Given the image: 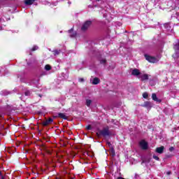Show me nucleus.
Wrapping results in <instances>:
<instances>
[{"instance_id": "f257e3e1", "label": "nucleus", "mask_w": 179, "mask_h": 179, "mask_svg": "<svg viewBox=\"0 0 179 179\" xmlns=\"http://www.w3.org/2000/svg\"><path fill=\"white\" fill-rule=\"evenodd\" d=\"M96 135L97 136H108L110 135V131H108V129L104 128L103 129L97 132Z\"/></svg>"}, {"instance_id": "f03ea898", "label": "nucleus", "mask_w": 179, "mask_h": 179, "mask_svg": "<svg viewBox=\"0 0 179 179\" xmlns=\"http://www.w3.org/2000/svg\"><path fill=\"white\" fill-rule=\"evenodd\" d=\"M145 58L148 62H151L152 64H156V62H158L159 60L154 57L149 56L148 55H145Z\"/></svg>"}, {"instance_id": "7ed1b4c3", "label": "nucleus", "mask_w": 179, "mask_h": 179, "mask_svg": "<svg viewBox=\"0 0 179 179\" xmlns=\"http://www.w3.org/2000/svg\"><path fill=\"white\" fill-rule=\"evenodd\" d=\"M90 26H92V21H90V20L86 21L83 24L81 29L83 30V31H85L87 30V29H89L90 27Z\"/></svg>"}, {"instance_id": "20e7f679", "label": "nucleus", "mask_w": 179, "mask_h": 179, "mask_svg": "<svg viewBox=\"0 0 179 179\" xmlns=\"http://www.w3.org/2000/svg\"><path fill=\"white\" fill-rule=\"evenodd\" d=\"M140 146L143 150H146L149 148L148 143L143 140L140 142Z\"/></svg>"}, {"instance_id": "39448f33", "label": "nucleus", "mask_w": 179, "mask_h": 179, "mask_svg": "<svg viewBox=\"0 0 179 179\" xmlns=\"http://www.w3.org/2000/svg\"><path fill=\"white\" fill-rule=\"evenodd\" d=\"M131 75H133V76H140L141 72L138 69H134L131 71Z\"/></svg>"}, {"instance_id": "423d86ee", "label": "nucleus", "mask_w": 179, "mask_h": 179, "mask_svg": "<svg viewBox=\"0 0 179 179\" xmlns=\"http://www.w3.org/2000/svg\"><path fill=\"white\" fill-rule=\"evenodd\" d=\"M155 152L157 153H159V155H162L163 153V152H164V146H161V147L157 148L155 150Z\"/></svg>"}, {"instance_id": "0eeeda50", "label": "nucleus", "mask_w": 179, "mask_h": 179, "mask_svg": "<svg viewBox=\"0 0 179 179\" xmlns=\"http://www.w3.org/2000/svg\"><path fill=\"white\" fill-rule=\"evenodd\" d=\"M138 78L141 79V80H148V79H149L148 74H140Z\"/></svg>"}, {"instance_id": "6e6552de", "label": "nucleus", "mask_w": 179, "mask_h": 179, "mask_svg": "<svg viewBox=\"0 0 179 179\" xmlns=\"http://www.w3.org/2000/svg\"><path fill=\"white\" fill-rule=\"evenodd\" d=\"M142 107H145V108H152V103L149 101H145L144 104L142 105Z\"/></svg>"}, {"instance_id": "1a4fd4ad", "label": "nucleus", "mask_w": 179, "mask_h": 179, "mask_svg": "<svg viewBox=\"0 0 179 179\" xmlns=\"http://www.w3.org/2000/svg\"><path fill=\"white\" fill-rule=\"evenodd\" d=\"M53 121L54 120H52V118H49L48 120L43 122V124L45 127H47V125H50V124H51Z\"/></svg>"}, {"instance_id": "9d476101", "label": "nucleus", "mask_w": 179, "mask_h": 179, "mask_svg": "<svg viewBox=\"0 0 179 179\" xmlns=\"http://www.w3.org/2000/svg\"><path fill=\"white\" fill-rule=\"evenodd\" d=\"M57 117H59V118H62L63 120H68V116H66L65 113H57Z\"/></svg>"}, {"instance_id": "9b49d317", "label": "nucleus", "mask_w": 179, "mask_h": 179, "mask_svg": "<svg viewBox=\"0 0 179 179\" xmlns=\"http://www.w3.org/2000/svg\"><path fill=\"white\" fill-rule=\"evenodd\" d=\"M152 99L154 100V101H157V103L162 102V100L157 99V96L155 93L152 94Z\"/></svg>"}, {"instance_id": "f8f14e48", "label": "nucleus", "mask_w": 179, "mask_h": 179, "mask_svg": "<svg viewBox=\"0 0 179 179\" xmlns=\"http://www.w3.org/2000/svg\"><path fill=\"white\" fill-rule=\"evenodd\" d=\"M100 83V79L99 78H94L92 80V85H99Z\"/></svg>"}, {"instance_id": "ddd939ff", "label": "nucleus", "mask_w": 179, "mask_h": 179, "mask_svg": "<svg viewBox=\"0 0 179 179\" xmlns=\"http://www.w3.org/2000/svg\"><path fill=\"white\" fill-rule=\"evenodd\" d=\"M34 1L36 0H24L25 5H33L34 3Z\"/></svg>"}, {"instance_id": "4468645a", "label": "nucleus", "mask_w": 179, "mask_h": 179, "mask_svg": "<svg viewBox=\"0 0 179 179\" xmlns=\"http://www.w3.org/2000/svg\"><path fill=\"white\" fill-rule=\"evenodd\" d=\"M69 33L70 34V37H75L76 36V33H73V29L69 30Z\"/></svg>"}, {"instance_id": "2eb2a0df", "label": "nucleus", "mask_w": 179, "mask_h": 179, "mask_svg": "<svg viewBox=\"0 0 179 179\" xmlns=\"http://www.w3.org/2000/svg\"><path fill=\"white\" fill-rule=\"evenodd\" d=\"M110 153L111 155V156L114 157L115 156V150H114V148H110Z\"/></svg>"}, {"instance_id": "dca6fc26", "label": "nucleus", "mask_w": 179, "mask_h": 179, "mask_svg": "<svg viewBox=\"0 0 179 179\" xmlns=\"http://www.w3.org/2000/svg\"><path fill=\"white\" fill-rule=\"evenodd\" d=\"M90 104H92V100H90V99H87V100H86V106H87V107H90Z\"/></svg>"}, {"instance_id": "f3484780", "label": "nucleus", "mask_w": 179, "mask_h": 179, "mask_svg": "<svg viewBox=\"0 0 179 179\" xmlns=\"http://www.w3.org/2000/svg\"><path fill=\"white\" fill-rule=\"evenodd\" d=\"M45 71H50L51 70V66H50L49 64H47L45 66Z\"/></svg>"}, {"instance_id": "a211bd4d", "label": "nucleus", "mask_w": 179, "mask_h": 179, "mask_svg": "<svg viewBox=\"0 0 179 179\" xmlns=\"http://www.w3.org/2000/svg\"><path fill=\"white\" fill-rule=\"evenodd\" d=\"M38 48V46L37 45H34L32 49L31 50V51H36V50Z\"/></svg>"}, {"instance_id": "6ab92c4d", "label": "nucleus", "mask_w": 179, "mask_h": 179, "mask_svg": "<svg viewBox=\"0 0 179 179\" xmlns=\"http://www.w3.org/2000/svg\"><path fill=\"white\" fill-rule=\"evenodd\" d=\"M59 52H61V50H55V51H54L55 55H59Z\"/></svg>"}, {"instance_id": "aec40b11", "label": "nucleus", "mask_w": 179, "mask_h": 179, "mask_svg": "<svg viewBox=\"0 0 179 179\" xmlns=\"http://www.w3.org/2000/svg\"><path fill=\"white\" fill-rule=\"evenodd\" d=\"M148 93H146V92H145V93H143V97L144 98V99H148Z\"/></svg>"}, {"instance_id": "412c9836", "label": "nucleus", "mask_w": 179, "mask_h": 179, "mask_svg": "<svg viewBox=\"0 0 179 179\" xmlns=\"http://www.w3.org/2000/svg\"><path fill=\"white\" fill-rule=\"evenodd\" d=\"M106 59H102L100 60L101 64H106Z\"/></svg>"}, {"instance_id": "4be33fe9", "label": "nucleus", "mask_w": 179, "mask_h": 179, "mask_svg": "<svg viewBox=\"0 0 179 179\" xmlns=\"http://www.w3.org/2000/svg\"><path fill=\"white\" fill-rule=\"evenodd\" d=\"M152 157H153V159H155V160H159V157H157L156 155H153Z\"/></svg>"}, {"instance_id": "5701e85b", "label": "nucleus", "mask_w": 179, "mask_h": 179, "mask_svg": "<svg viewBox=\"0 0 179 179\" xmlns=\"http://www.w3.org/2000/svg\"><path fill=\"white\" fill-rule=\"evenodd\" d=\"M25 96H30V91L25 92Z\"/></svg>"}, {"instance_id": "b1692460", "label": "nucleus", "mask_w": 179, "mask_h": 179, "mask_svg": "<svg viewBox=\"0 0 179 179\" xmlns=\"http://www.w3.org/2000/svg\"><path fill=\"white\" fill-rule=\"evenodd\" d=\"M79 82H85V79L83 78H79Z\"/></svg>"}, {"instance_id": "393cba45", "label": "nucleus", "mask_w": 179, "mask_h": 179, "mask_svg": "<svg viewBox=\"0 0 179 179\" xmlns=\"http://www.w3.org/2000/svg\"><path fill=\"white\" fill-rule=\"evenodd\" d=\"M173 150H174V148H173V147H171V148H169V151H170V152H173Z\"/></svg>"}, {"instance_id": "a878e982", "label": "nucleus", "mask_w": 179, "mask_h": 179, "mask_svg": "<svg viewBox=\"0 0 179 179\" xmlns=\"http://www.w3.org/2000/svg\"><path fill=\"white\" fill-rule=\"evenodd\" d=\"M173 58H177V53H176L175 55H173Z\"/></svg>"}, {"instance_id": "bb28decb", "label": "nucleus", "mask_w": 179, "mask_h": 179, "mask_svg": "<svg viewBox=\"0 0 179 179\" xmlns=\"http://www.w3.org/2000/svg\"><path fill=\"white\" fill-rule=\"evenodd\" d=\"M92 129V127L87 126V129Z\"/></svg>"}, {"instance_id": "cd10ccee", "label": "nucleus", "mask_w": 179, "mask_h": 179, "mask_svg": "<svg viewBox=\"0 0 179 179\" xmlns=\"http://www.w3.org/2000/svg\"><path fill=\"white\" fill-rule=\"evenodd\" d=\"M166 174H168V176H170V174H171V172L168 171V172H166Z\"/></svg>"}, {"instance_id": "c85d7f7f", "label": "nucleus", "mask_w": 179, "mask_h": 179, "mask_svg": "<svg viewBox=\"0 0 179 179\" xmlns=\"http://www.w3.org/2000/svg\"><path fill=\"white\" fill-rule=\"evenodd\" d=\"M107 144L108 145V146H111V143L108 142Z\"/></svg>"}, {"instance_id": "c756f323", "label": "nucleus", "mask_w": 179, "mask_h": 179, "mask_svg": "<svg viewBox=\"0 0 179 179\" xmlns=\"http://www.w3.org/2000/svg\"><path fill=\"white\" fill-rule=\"evenodd\" d=\"M165 27H169V24H166Z\"/></svg>"}, {"instance_id": "7c9ffc66", "label": "nucleus", "mask_w": 179, "mask_h": 179, "mask_svg": "<svg viewBox=\"0 0 179 179\" xmlns=\"http://www.w3.org/2000/svg\"><path fill=\"white\" fill-rule=\"evenodd\" d=\"M103 17H107V15H103Z\"/></svg>"}, {"instance_id": "2f4dec72", "label": "nucleus", "mask_w": 179, "mask_h": 179, "mask_svg": "<svg viewBox=\"0 0 179 179\" xmlns=\"http://www.w3.org/2000/svg\"><path fill=\"white\" fill-rule=\"evenodd\" d=\"M1 179H5V178H3V176H1Z\"/></svg>"}, {"instance_id": "473e14b6", "label": "nucleus", "mask_w": 179, "mask_h": 179, "mask_svg": "<svg viewBox=\"0 0 179 179\" xmlns=\"http://www.w3.org/2000/svg\"><path fill=\"white\" fill-rule=\"evenodd\" d=\"M0 176H2V173L1 172H0Z\"/></svg>"}, {"instance_id": "72a5a7b5", "label": "nucleus", "mask_w": 179, "mask_h": 179, "mask_svg": "<svg viewBox=\"0 0 179 179\" xmlns=\"http://www.w3.org/2000/svg\"><path fill=\"white\" fill-rule=\"evenodd\" d=\"M69 4H71V2H69Z\"/></svg>"}, {"instance_id": "f704fd0d", "label": "nucleus", "mask_w": 179, "mask_h": 179, "mask_svg": "<svg viewBox=\"0 0 179 179\" xmlns=\"http://www.w3.org/2000/svg\"><path fill=\"white\" fill-rule=\"evenodd\" d=\"M96 1H100V0H96Z\"/></svg>"}]
</instances>
